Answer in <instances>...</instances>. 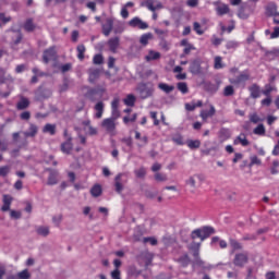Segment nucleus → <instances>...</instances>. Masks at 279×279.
Segmentation results:
<instances>
[{"instance_id":"55","label":"nucleus","mask_w":279,"mask_h":279,"mask_svg":"<svg viewBox=\"0 0 279 279\" xmlns=\"http://www.w3.org/2000/svg\"><path fill=\"white\" fill-rule=\"evenodd\" d=\"M173 143L177 145H184V140L182 138V135H174L172 137Z\"/></svg>"},{"instance_id":"12","label":"nucleus","mask_w":279,"mask_h":279,"mask_svg":"<svg viewBox=\"0 0 279 279\" xmlns=\"http://www.w3.org/2000/svg\"><path fill=\"white\" fill-rule=\"evenodd\" d=\"M138 92L142 99H147L154 95V88L148 87L147 85H141Z\"/></svg>"},{"instance_id":"5","label":"nucleus","mask_w":279,"mask_h":279,"mask_svg":"<svg viewBox=\"0 0 279 279\" xmlns=\"http://www.w3.org/2000/svg\"><path fill=\"white\" fill-rule=\"evenodd\" d=\"M142 8H147L150 12H156V10H162V3L158 0H144L141 3Z\"/></svg>"},{"instance_id":"27","label":"nucleus","mask_w":279,"mask_h":279,"mask_svg":"<svg viewBox=\"0 0 279 279\" xmlns=\"http://www.w3.org/2000/svg\"><path fill=\"white\" fill-rule=\"evenodd\" d=\"M158 88L169 95V93H173L175 90V87L173 85H168L166 83H159Z\"/></svg>"},{"instance_id":"59","label":"nucleus","mask_w":279,"mask_h":279,"mask_svg":"<svg viewBox=\"0 0 279 279\" xmlns=\"http://www.w3.org/2000/svg\"><path fill=\"white\" fill-rule=\"evenodd\" d=\"M226 47L227 49H236V47H239V43L234 40H230L227 43Z\"/></svg>"},{"instance_id":"53","label":"nucleus","mask_w":279,"mask_h":279,"mask_svg":"<svg viewBox=\"0 0 279 279\" xmlns=\"http://www.w3.org/2000/svg\"><path fill=\"white\" fill-rule=\"evenodd\" d=\"M121 117V112L119 111V108L111 109V119L116 120Z\"/></svg>"},{"instance_id":"62","label":"nucleus","mask_w":279,"mask_h":279,"mask_svg":"<svg viewBox=\"0 0 279 279\" xmlns=\"http://www.w3.org/2000/svg\"><path fill=\"white\" fill-rule=\"evenodd\" d=\"M52 222H53L56 226H60V223H62V215L54 216V217L52 218Z\"/></svg>"},{"instance_id":"60","label":"nucleus","mask_w":279,"mask_h":279,"mask_svg":"<svg viewBox=\"0 0 279 279\" xmlns=\"http://www.w3.org/2000/svg\"><path fill=\"white\" fill-rule=\"evenodd\" d=\"M250 121H251V123H259L260 117H258V114H256V113H252L250 116Z\"/></svg>"},{"instance_id":"18","label":"nucleus","mask_w":279,"mask_h":279,"mask_svg":"<svg viewBox=\"0 0 279 279\" xmlns=\"http://www.w3.org/2000/svg\"><path fill=\"white\" fill-rule=\"evenodd\" d=\"M72 138L69 137L64 143L61 144V151L63 154H71L73 151V143L71 142Z\"/></svg>"},{"instance_id":"20","label":"nucleus","mask_w":279,"mask_h":279,"mask_svg":"<svg viewBox=\"0 0 279 279\" xmlns=\"http://www.w3.org/2000/svg\"><path fill=\"white\" fill-rule=\"evenodd\" d=\"M248 90L251 93V99H258L260 97V86L258 84H253L248 87Z\"/></svg>"},{"instance_id":"3","label":"nucleus","mask_w":279,"mask_h":279,"mask_svg":"<svg viewBox=\"0 0 279 279\" xmlns=\"http://www.w3.org/2000/svg\"><path fill=\"white\" fill-rule=\"evenodd\" d=\"M251 75L247 70L241 72L238 76L230 78V84H234V86H243L245 88V83L250 82Z\"/></svg>"},{"instance_id":"13","label":"nucleus","mask_w":279,"mask_h":279,"mask_svg":"<svg viewBox=\"0 0 279 279\" xmlns=\"http://www.w3.org/2000/svg\"><path fill=\"white\" fill-rule=\"evenodd\" d=\"M11 40L13 45H21V40H23V33H21V29H14L11 28Z\"/></svg>"},{"instance_id":"11","label":"nucleus","mask_w":279,"mask_h":279,"mask_svg":"<svg viewBox=\"0 0 279 279\" xmlns=\"http://www.w3.org/2000/svg\"><path fill=\"white\" fill-rule=\"evenodd\" d=\"M102 34L104 36H110L114 27V21L110 17L106 20V23L102 24Z\"/></svg>"},{"instance_id":"36","label":"nucleus","mask_w":279,"mask_h":279,"mask_svg":"<svg viewBox=\"0 0 279 279\" xmlns=\"http://www.w3.org/2000/svg\"><path fill=\"white\" fill-rule=\"evenodd\" d=\"M10 171H12L10 166L0 167V178H8V175H10Z\"/></svg>"},{"instance_id":"42","label":"nucleus","mask_w":279,"mask_h":279,"mask_svg":"<svg viewBox=\"0 0 279 279\" xmlns=\"http://www.w3.org/2000/svg\"><path fill=\"white\" fill-rule=\"evenodd\" d=\"M136 102V97L132 94L128 95L126 98L124 99V104L125 106H134V104Z\"/></svg>"},{"instance_id":"50","label":"nucleus","mask_w":279,"mask_h":279,"mask_svg":"<svg viewBox=\"0 0 279 279\" xmlns=\"http://www.w3.org/2000/svg\"><path fill=\"white\" fill-rule=\"evenodd\" d=\"M94 64H104V56L102 54H96L93 58Z\"/></svg>"},{"instance_id":"22","label":"nucleus","mask_w":279,"mask_h":279,"mask_svg":"<svg viewBox=\"0 0 279 279\" xmlns=\"http://www.w3.org/2000/svg\"><path fill=\"white\" fill-rule=\"evenodd\" d=\"M160 52L155 50H148V54L145 57L146 62H154V60H160Z\"/></svg>"},{"instance_id":"21","label":"nucleus","mask_w":279,"mask_h":279,"mask_svg":"<svg viewBox=\"0 0 279 279\" xmlns=\"http://www.w3.org/2000/svg\"><path fill=\"white\" fill-rule=\"evenodd\" d=\"M104 108H106V105L104 104V101H98L95 107L94 110H96V119H101V117H104Z\"/></svg>"},{"instance_id":"6","label":"nucleus","mask_w":279,"mask_h":279,"mask_svg":"<svg viewBox=\"0 0 279 279\" xmlns=\"http://www.w3.org/2000/svg\"><path fill=\"white\" fill-rule=\"evenodd\" d=\"M250 260V255H247V253H238L234 256L233 259V265H235V267H245V265H247Z\"/></svg>"},{"instance_id":"30","label":"nucleus","mask_w":279,"mask_h":279,"mask_svg":"<svg viewBox=\"0 0 279 279\" xmlns=\"http://www.w3.org/2000/svg\"><path fill=\"white\" fill-rule=\"evenodd\" d=\"M151 38H154V35L151 33L143 34L140 38V43L141 45L146 47V45H149V40H151Z\"/></svg>"},{"instance_id":"51","label":"nucleus","mask_w":279,"mask_h":279,"mask_svg":"<svg viewBox=\"0 0 279 279\" xmlns=\"http://www.w3.org/2000/svg\"><path fill=\"white\" fill-rule=\"evenodd\" d=\"M155 180H156L157 182H167V174H162V173H160V172H157V173L155 174Z\"/></svg>"},{"instance_id":"64","label":"nucleus","mask_w":279,"mask_h":279,"mask_svg":"<svg viewBox=\"0 0 279 279\" xmlns=\"http://www.w3.org/2000/svg\"><path fill=\"white\" fill-rule=\"evenodd\" d=\"M270 38L271 39L279 38V26H276L274 28V32L270 34Z\"/></svg>"},{"instance_id":"28","label":"nucleus","mask_w":279,"mask_h":279,"mask_svg":"<svg viewBox=\"0 0 279 279\" xmlns=\"http://www.w3.org/2000/svg\"><path fill=\"white\" fill-rule=\"evenodd\" d=\"M230 136H232V132L230 131V129H226V128L220 129L219 137L221 138V141H228Z\"/></svg>"},{"instance_id":"19","label":"nucleus","mask_w":279,"mask_h":279,"mask_svg":"<svg viewBox=\"0 0 279 279\" xmlns=\"http://www.w3.org/2000/svg\"><path fill=\"white\" fill-rule=\"evenodd\" d=\"M36 134H38V126L36 124L31 123L28 130L24 132V136L26 138H34Z\"/></svg>"},{"instance_id":"38","label":"nucleus","mask_w":279,"mask_h":279,"mask_svg":"<svg viewBox=\"0 0 279 279\" xmlns=\"http://www.w3.org/2000/svg\"><path fill=\"white\" fill-rule=\"evenodd\" d=\"M201 145H202V142H199V140H195V141L190 140L187 142V147H190V149H199Z\"/></svg>"},{"instance_id":"26","label":"nucleus","mask_w":279,"mask_h":279,"mask_svg":"<svg viewBox=\"0 0 279 279\" xmlns=\"http://www.w3.org/2000/svg\"><path fill=\"white\" fill-rule=\"evenodd\" d=\"M215 112H217V110L215 109V106L211 105L209 111L203 110L201 112V118L203 119V121H206L208 117H215Z\"/></svg>"},{"instance_id":"35","label":"nucleus","mask_w":279,"mask_h":279,"mask_svg":"<svg viewBox=\"0 0 279 279\" xmlns=\"http://www.w3.org/2000/svg\"><path fill=\"white\" fill-rule=\"evenodd\" d=\"M177 88L182 93V95H186L189 93V85L185 82H179L177 84Z\"/></svg>"},{"instance_id":"57","label":"nucleus","mask_w":279,"mask_h":279,"mask_svg":"<svg viewBox=\"0 0 279 279\" xmlns=\"http://www.w3.org/2000/svg\"><path fill=\"white\" fill-rule=\"evenodd\" d=\"M194 32H196L198 36H202V34H204V31H202V25L198 22H194Z\"/></svg>"},{"instance_id":"24","label":"nucleus","mask_w":279,"mask_h":279,"mask_svg":"<svg viewBox=\"0 0 279 279\" xmlns=\"http://www.w3.org/2000/svg\"><path fill=\"white\" fill-rule=\"evenodd\" d=\"M266 14L267 16H274L275 14H278V5L276 3L270 2L266 7Z\"/></svg>"},{"instance_id":"54","label":"nucleus","mask_w":279,"mask_h":279,"mask_svg":"<svg viewBox=\"0 0 279 279\" xmlns=\"http://www.w3.org/2000/svg\"><path fill=\"white\" fill-rule=\"evenodd\" d=\"M214 69H217V70L223 69V64L221 63V57L215 58Z\"/></svg>"},{"instance_id":"33","label":"nucleus","mask_w":279,"mask_h":279,"mask_svg":"<svg viewBox=\"0 0 279 279\" xmlns=\"http://www.w3.org/2000/svg\"><path fill=\"white\" fill-rule=\"evenodd\" d=\"M102 193L101 185L96 184L90 189V194L93 197H99Z\"/></svg>"},{"instance_id":"23","label":"nucleus","mask_w":279,"mask_h":279,"mask_svg":"<svg viewBox=\"0 0 279 279\" xmlns=\"http://www.w3.org/2000/svg\"><path fill=\"white\" fill-rule=\"evenodd\" d=\"M29 108V99L25 97H21L20 101L16 104L17 110H27Z\"/></svg>"},{"instance_id":"58","label":"nucleus","mask_w":279,"mask_h":279,"mask_svg":"<svg viewBox=\"0 0 279 279\" xmlns=\"http://www.w3.org/2000/svg\"><path fill=\"white\" fill-rule=\"evenodd\" d=\"M20 118L22 121H29V119H32V113L29 111H24L21 113Z\"/></svg>"},{"instance_id":"15","label":"nucleus","mask_w":279,"mask_h":279,"mask_svg":"<svg viewBox=\"0 0 279 279\" xmlns=\"http://www.w3.org/2000/svg\"><path fill=\"white\" fill-rule=\"evenodd\" d=\"M88 81L90 82V84H95V82H97V80H99V75H101V71L97 68H90L88 70Z\"/></svg>"},{"instance_id":"49","label":"nucleus","mask_w":279,"mask_h":279,"mask_svg":"<svg viewBox=\"0 0 279 279\" xmlns=\"http://www.w3.org/2000/svg\"><path fill=\"white\" fill-rule=\"evenodd\" d=\"M278 167H279V161L278 160L272 161V167L270 168L271 175H278Z\"/></svg>"},{"instance_id":"37","label":"nucleus","mask_w":279,"mask_h":279,"mask_svg":"<svg viewBox=\"0 0 279 279\" xmlns=\"http://www.w3.org/2000/svg\"><path fill=\"white\" fill-rule=\"evenodd\" d=\"M76 51L78 60H84V53H86V46L78 45Z\"/></svg>"},{"instance_id":"46","label":"nucleus","mask_w":279,"mask_h":279,"mask_svg":"<svg viewBox=\"0 0 279 279\" xmlns=\"http://www.w3.org/2000/svg\"><path fill=\"white\" fill-rule=\"evenodd\" d=\"M134 173H135L136 178H145V175H147V170L144 167H142V168L135 170Z\"/></svg>"},{"instance_id":"32","label":"nucleus","mask_w":279,"mask_h":279,"mask_svg":"<svg viewBox=\"0 0 279 279\" xmlns=\"http://www.w3.org/2000/svg\"><path fill=\"white\" fill-rule=\"evenodd\" d=\"M216 12L219 16H223V14H228V12H230V8H228L227 4H220L216 8Z\"/></svg>"},{"instance_id":"25","label":"nucleus","mask_w":279,"mask_h":279,"mask_svg":"<svg viewBox=\"0 0 279 279\" xmlns=\"http://www.w3.org/2000/svg\"><path fill=\"white\" fill-rule=\"evenodd\" d=\"M44 134H50V136H56V124L47 123L43 128Z\"/></svg>"},{"instance_id":"14","label":"nucleus","mask_w":279,"mask_h":279,"mask_svg":"<svg viewBox=\"0 0 279 279\" xmlns=\"http://www.w3.org/2000/svg\"><path fill=\"white\" fill-rule=\"evenodd\" d=\"M46 171L49 172L47 184L49 186H53V185L58 184V171L53 170L51 168H47Z\"/></svg>"},{"instance_id":"56","label":"nucleus","mask_w":279,"mask_h":279,"mask_svg":"<svg viewBox=\"0 0 279 279\" xmlns=\"http://www.w3.org/2000/svg\"><path fill=\"white\" fill-rule=\"evenodd\" d=\"M230 245H231V247L233 248V250H242V245H241V243H239V241H236V240H231L230 241Z\"/></svg>"},{"instance_id":"29","label":"nucleus","mask_w":279,"mask_h":279,"mask_svg":"<svg viewBox=\"0 0 279 279\" xmlns=\"http://www.w3.org/2000/svg\"><path fill=\"white\" fill-rule=\"evenodd\" d=\"M85 97L86 99H89V101H97L98 95L97 93L94 90V88H87V92L85 93Z\"/></svg>"},{"instance_id":"40","label":"nucleus","mask_w":279,"mask_h":279,"mask_svg":"<svg viewBox=\"0 0 279 279\" xmlns=\"http://www.w3.org/2000/svg\"><path fill=\"white\" fill-rule=\"evenodd\" d=\"M84 132H86V134H88V136H97L98 134V131L95 126L90 125L86 129V128H83Z\"/></svg>"},{"instance_id":"45","label":"nucleus","mask_w":279,"mask_h":279,"mask_svg":"<svg viewBox=\"0 0 279 279\" xmlns=\"http://www.w3.org/2000/svg\"><path fill=\"white\" fill-rule=\"evenodd\" d=\"M32 275H29V270L24 269L17 274L19 279H29Z\"/></svg>"},{"instance_id":"1","label":"nucleus","mask_w":279,"mask_h":279,"mask_svg":"<svg viewBox=\"0 0 279 279\" xmlns=\"http://www.w3.org/2000/svg\"><path fill=\"white\" fill-rule=\"evenodd\" d=\"M205 181L206 177L204 174L195 173L185 180V185L191 189V193H195V190L199 189Z\"/></svg>"},{"instance_id":"7","label":"nucleus","mask_w":279,"mask_h":279,"mask_svg":"<svg viewBox=\"0 0 279 279\" xmlns=\"http://www.w3.org/2000/svg\"><path fill=\"white\" fill-rule=\"evenodd\" d=\"M123 175H125V174L119 173L114 178V189L119 195H121V193H123V189H124L125 184H128V179H123Z\"/></svg>"},{"instance_id":"43","label":"nucleus","mask_w":279,"mask_h":279,"mask_svg":"<svg viewBox=\"0 0 279 279\" xmlns=\"http://www.w3.org/2000/svg\"><path fill=\"white\" fill-rule=\"evenodd\" d=\"M232 95H234V86H232V85L226 86L225 89H223V96L225 97H232Z\"/></svg>"},{"instance_id":"31","label":"nucleus","mask_w":279,"mask_h":279,"mask_svg":"<svg viewBox=\"0 0 279 279\" xmlns=\"http://www.w3.org/2000/svg\"><path fill=\"white\" fill-rule=\"evenodd\" d=\"M24 29L25 32L32 33L34 29H36V24H34V20L28 19L24 23Z\"/></svg>"},{"instance_id":"17","label":"nucleus","mask_w":279,"mask_h":279,"mask_svg":"<svg viewBox=\"0 0 279 279\" xmlns=\"http://www.w3.org/2000/svg\"><path fill=\"white\" fill-rule=\"evenodd\" d=\"M14 198H12L10 195L8 194H4L2 196V202H3V205L1 207V210L2 213H8V210H10V207L12 206V202H13Z\"/></svg>"},{"instance_id":"41","label":"nucleus","mask_w":279,"mask_h":279,"mask_svg":"<svg viewBox=\"0 0 279 279\" xmlns=\"http://www.w3.org/2000/svg\"><path fill=\"white\" fill-rule=\"evenodd\" d=\"M193 256L195 258V264L202 267V265H204V262L202 260V258H199V244H197V250L194 251Z\"/></svg>"},{"instance_id":"2","label":"nucleus","mask_w":279,"mask_h":279,"mask_svg":"<svg viewBox=\"0 0 279 279\" xmlns=\"http://www.w3.org/2000/svg\"><path fill=\"white\" fill-rule=\"evenodd\" d=\"M211 234H215V228L213 227H203L192 231L191 239H201V241H206Z\"/></svg>"},{"instance_id":"44","label":"nucleus","mask_w":279,"mask_h":279,"mask_svg":"<svg viewBox=\"0 0 279 279\" xmlns=\"http://www.w3.org/2000/svg\"><path fill=\"white\" fill-rule=\"evenodd\" d=\"M236 141H239V143H241V145L243 147H247V145H250V141H247V138L245 137V134H240L238 137H236Z\"/></svg>"},{"instance_id":"10","label":"nucleus","mask_w":279,"mask_h":279,"mask_svg":"<svg viewBox=\"0 0 279 279\" xmlns=\"http://www.w3.org/2000/svg\"><path fill=\"white\" fill-rule=\"evenodd\" d=\"M130 27H136L137 29H147L149 27V24L141 20V17H133L131 21H129Z\"/></svg>"},{"instance_id":"34","label":"nucleus","mask_w":279,"mask_h":279,"mask_svg":"<svg viewBox=\"0 0 279 279\" xmlns=\"http://www.w3.org/2000/svg\"><path fill=\"white\" fill-rule=\"evenodd\" d=\"M36 232L37 234H39V236H49V227H45V226H41V227H38L36 229Z\"/></svg>"},{"instance_id":"9","label":"nucleus","mask_w":279,"mask_h":279,"mask_svg":"<svg viewBox=\"0 0 279 279\" xmlns=\"http://www.w3.org/2000/svg\"><path fill=\"white\" fill-rule=\"evenodd\" d=\"M56 56H57V52H56V47L54 46L46 49L44 51V54H43L44 63L49 64V62H51V60H56Z\"/></svg>"},{"instance_id":"48","label":"nucleus","mask_w":279,"mask_h":279,"mask_svg":"<svg viewBox=\"0 0 279 279\" xmlns=\"http://www.w3.org/2000/svg\"><path fill=\"white\" fill-rule=\"evenodd\" d=\"M179 262L183 267H187V265L191 263V258L189 257V255H183L179 258Z\"/></svg>"},{"instance_id":"61","label":"nucleus","mask_w":279,"mask_h":279,"mask_svg":"<svg viewBox=\"0 0 279 279\" xmlns=\"http://www.w3.org/2000/svg\"><path fill=\"white\" fill-rule=\"evenodd\" d=\"M253 165H262L260 159L256 156H252L251 157V167H253Z\"/></svg>"},{"instance_id":"16","label":"nucleus","mask_w":279,"mask_h":279,"mask_svg":"<svg viewBox=\"0 0 279 279\" xmlns=\"http://www.w3.org/2000/svg\"><path fill=\"white\" fill-rule=\"evenodd\" d=\"M190 73H192V75H199V73H202V63L199 60H194L191 62Z\"/></svg>"},{"instance_id":"4","label":"nucleus","mask_w":279,"mask_h":279,"mask_svg":"<svg viewBox=\"0 0 279 279\" xmlns=\"http://www.w3.org/2000/svg\"><path fill=\"white\" fill-rule=\"evenodd\" d=\"M101 128L108 134H116L117 132V120L112 118H106L101 122Z\"/></svg>"},{"instance_id":"47","label":"nucleus","mask_w":279,"mask_h":279,"mask_svg":"<svg viewBox=\"0 0 279 279\" xmlns=\"http://www.w3.org/2000/svg\"><path fill=\"white\" fill-rule=\"evenodd\" d=\"M96 95H98V99H101L104 97V93H106V87L104 86H97L94 88Z\"/></svg>"},{"instance_id":"63","label":"nucleus","mask_w":279,"mask_h":279,"mask_svg":"<svg viewBox=\"0 0 279 279\" xmlns=\"http://www.w3.org/2000/svg\"><path fill=\"white\" fill-rule=\"evenodd\" d=\"M111 278L112 279H121V271L119 269H114L112 272H111Z\"/></svg>"},{"instance_id":"39","label":"nucleus","mask_w":279,"mask_h":279,"mask_svg":"<svg viewBox=\"0 0 279 279\" xmlns=\"http://www.w3.org/2000/svg\"><path fill=\"white\" fill-rule=\"evenodd\" d=\"M254 134H256L257 136H265V125L264 124H258L255 129H254Z\"/></svg>"},{"instance_id":"52","label":"nucleus","mask_w":279,"mask_h":279,"mask_svg":"<svg viewBox=\"0 0 279 279\" xmlns=\"http://www.w3.org/2000/svg\"><path fill=\"white\" fill-rule=\"evenodd\" d=\"M10 217L11 219H21V217H23V214L21 211L11 210Z\"/></svg>"},{"instance_id":"8","label":"nucleus","mask_w":279,"mask_h":279,"mask_svg":"<svg viewBox=\"0 0 279 279\" xmlns=\"http://www.w3.org/2000/svg\"><path fill=\"white\" fill-rule=\"evenodd\" d=\"M107 47L111 53H117L119 47H121V38L119 37H111L107 41Z\"/></svg>"}]
</instances>
